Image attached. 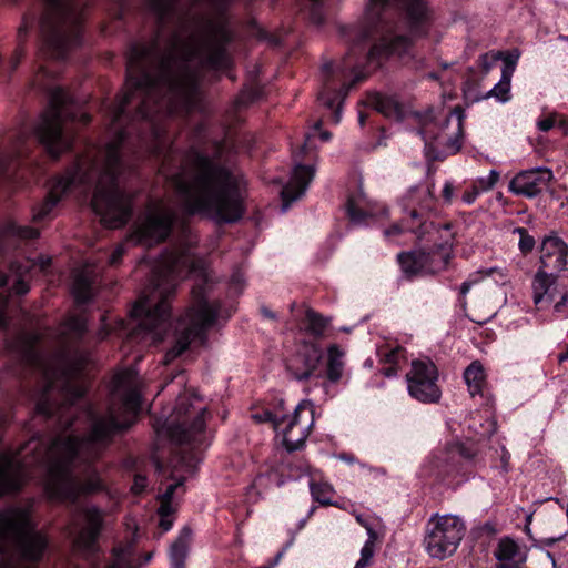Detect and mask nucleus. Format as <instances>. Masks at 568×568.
Here are the masks:
<instances>
[{
    "instance_id": "nucleus-1",
    "label": "nucleus",
    "mask_w": 568,
    "mask_h": 568,
    "mask_svg": "<svg viewBox=\"0 0 568 568\" xmlns=\"http://www.w3.org/2000/svg\"><path fill=\"white\" fill-rule=\"evenodd\" d=\"M87 331L83 316L70 315L53 336L50 328L21 333L9 348L26 369L39 379L36 396L37 415L55 416L59 428H71L79 418L75 402L88 387L84 369L88 355L79 349ZM142 404L141 381L134 369L118 372L111 383L110 405L105 416H95L91 407L81 412L90 422L88 436H57L50 443L32 437L19 450L0 453V497L16 491L32 476L30 468H45L44 491L49 499L75 503L80 497L102 491L104 484L95 468L88 466L78 476L81 464L98 459L116 432L128 428ZM0 420V442L3 438Z\"/></svg>"
},
{
    "instance_id": "nucleus-2",
    "label": "nucleus",
    "mask_w": 568,
    "mask_h": 568,
    "mask_svg": "<svg viewBox=\"0 0 568 568\" xmlns=\"http://www.w3.org/2000/svg\"><path fill=\"white\" fill-rule=\"evenodd\" d=\"M195 281L191 290V305L176 323V342L169 349L164 363L180 356L192 341H205L206 331L215 323L220 304L207 300L211 275L205 261L197 257L190 245H174L166 250L152 270L150 284L133 304L130 315L141 331L152 335L153 342L163 339L171 314V300L180 281Z\"/></svg>"
},
{
    "instance_id": "nucleus-3",
    "label": "nucleus",
    "mask_w": 568,
    "mask_h": 568,
    "mask_svg": "<svg viewBox=\"0 0 568 568\" xmlns=\"http://www.w3.org/2000/svg\"><path fill=\"white\" fill-rule=\"evenodd\" d=\"M223 154L222 142L214 144L211 154L191 149L178 172L170 168L175 154L164 156L159 171L171 180L187 215H200L216 224L235 223L244 215V181L229 168Z\"/></svg>"
},
{
    "instance_id": "nucleus-4",
    "label": "nucleus",
    "mask_w": 568,
    "mask_h": 568,
    "mask_svg": "<svg viewBox=\"0 0 568 568\" xmlns=\"http://www.w3.org/2000/svg\"><path fill=\"white\" fill-rule=\"evenodd\" d=\"M390 3L405 11L413 34L425 36L428 32L433 16L426 0H369L363 22L339 29L348 44L345 68L354 71L365 64L379 65L392 57L404 58L410 53L412 39L393 34L385 20L386 8Z\"/></svg>"
},
{
    "instance_id": "nucleus-5",
    "label": "nucleus",
    "mask_w": 568,
    "mask_h": 568,
    "mask_svg": "<svg viewBox=\"0 0 568 568\" xmlns=\"http://www.w3.org/2000/svg\"><path fill=\"white\" fill-rule=\"evenodd\" d=\"M49 547L45 531L38 529L31 506L0 510V568H34Z\"/></svg>"
},
{
    "instance_id": "nucleus-6",
    "label": "nucleus",
    "mask_w": 568,
    "mask_h": 568,
    "mask_svg": "<svg viewBox=\"0 0 568 568\" xmlns=\"http://www.w3.org/2000/svg\"><path fill=\"white\" fill-rule=\"evenodd\" d=\"M77 121L88 124L91 116L80 110L68 92L55 87L49 91V104L39 115L33 134L51 156L58 158L72 146L73 132L69 124Z\"/></svg>"
},
{
    "instance_id": "nucleus-7",
    "label": "nucleus",
    "mask_w": 568,
    "mask_h": 568,
    "mask_svg": "<svg viewBox=\"0 0 568 568\" xmlns=\"http://www.w3.org/2000/svg\"><path fill=\"white\" fill-rule=\"evenodd\" d=\"M432 464L439 481L460 485L474 478L484 465L483 449L474 439L449 442L433 456Z\"/></svg>"
},
{
    "instance_id": "nucleus-8",
    "label": "nucleus",
    "mask_w": 568,
    "mask_h": 568,
    "mask_svg": "<svg viewBox=\"0 0 568 568\" xmlns=\"http://www.w3.org/2000/svg\"><path fill=\"white\" fill-rule=\"evenodd\" d=\"M206 414L207 409L203 399L195 394L185 392L178 397L169 425L156 429V433L176 444L202 443Z\"/></svg>"
},
{
    "instance_id": "nucleus-9",
    "label": "nucleus",
    "mask_w": 568,
    "mask_h": 568,
    "mask_svg": "<svg viewBox=\"0 0 568 568\" xmlns=\"http://www.w3.org/2000/svg\"><path fill=\"white\" fill-rule=\"evenodd\" d=\"M467 531L465 519L455 514H434L425 527L423 546L426 554L445 560L458 550Z\"/></svg>"
},
{
    "instance_id": "nucleus-10",
    "label": "nucleus",
    "mask_w": 568,
    "mask_h": 568,
    "mask_svg": "<svg viewBox=\"0 0 568 568\" xmlns=\"http://www.w3.org/2000/svg\"><path fill=\"white\" fill-rule=\"evenodd\" d=\"M453 239L454 235H449V241L435 245L429 251L424 250H412L400 252L397 254V262L402 271L409 276L418 274H438L445 271L453 256Z\"/></svg>"
},
{
    "instance_id": "nucleus-11",
    "label": "nucleus",
    "mask_w": 568,
    "mask_h": 568,
    "mask_svg": "<svg viewBox=\"0 0 568 568\" xmlns=\"http://www.w3.org/2000/svg\"><path fill=\"white\" fill-rule=\"evenodd\" d=\"M175 220L176 212L172 205L164 201L152 202L129 240L143 245L163 242L170 235Z\"/></svg>"
},
{
    "instance_id": "nucleus-12",
    "label": "nucleus",
    "mask_w": 568,
    "mask_h": 568,
    "mask_svg": "<svg viewBox=\"0 0 568 568\" xmlns=\"http://www.w3.org/2000/svg\"><path fill=\"white\" fill-rule=\"evenodd\" d=\"M317 131L320 132V138L323 142H327L331 139V133L328 131H321V122H316L314 131L305 135L304 144L300 148L298 152L293 153L295 165L290 181L283 186L281 192L283 201L282 212H286L293 202L305 194L315 176V166L301 164L300 161L302 160L303 153H306L308 150L314 148L313 139Z\"/></svg>"
},
{
    "instance_id": "nucleus-13",
    "label": "nucleus",
    "mask_w": 568,
    "mask_h": 568,
    "mask_svg": "<svg viewBox=\"0 0 568 568\" xmlns=\"http://www.w3.org/2000/svg\"><path fill=\"white\" fill-rule=\"evenodd\" d=\"M313 425V407L311 403L302 402L291 414H281L275 432L283 447L288 453H293L304 447Z\"/></svg>"
},
{
    "instance_id": "nucleus-14",
    "label": "nucleus",
    "mask_w": 568,
    "mask_h": 568,
    "mask_svg": "<svg viewBox=\"0 0 568 568\" xmlns=\"http://www.w3.org/2000/svg\"><path fill=\"white\" fill-rule=\"evenodd\" d=\"M104 525V511L97 506L77 508L67 526L73 546L80 551H93Z\"/></svg>"
},
{
    "instance_id": "nucleus-15",
    "label": "nucleus",
    "mask_w": 568,
    "mask_h": 568,
    "mask_svg": "<svg viewBox=\"0 0 568 568\" xmlns=\"http://www.w3.org/2000/svg\"><path fill=\"white\" fill-rule=\"evenodd\" d=\"M51 264L50 257H40L37 261L30 258H23L22 261H13L10 264L9 274L0 275V327L7 325L6 310L8 304L9 294L7 286L12 284L11 291L17 295H23L29 292V280L32 277V273L37 270L44 271Z\"/></svg>"
},
{
    "instance_id": "nucleus-16",
    "label": "nucleus",
    "mask_w": 568,
    "mask_h": 568,
    "mask_svg": "<svg viewBox=\"0 0 568 568\" xmlns=\"http://www.w3.org/2000/svg\"><path fill=\"white\" fill-rule=\"evenodd\" d=\"M438 369L428 358L415 359L406 374L408 394L420 403L432 404L439 402L442 390L437 384Z\"/></svg>"
},
{
    "instance_id": "nucleus-17",
    "label": "nucleus",
    "mask_w": 568,
    "mask_h": 568,
    "mask_svg": "<svg viewBox=\"0 0 568 568\" xmlns=\"http://www.w3.org/2000/svg\"><path fill=\"white\" fill-rule=\"evenodd\" d=\"M554 179V172L547 166H537L518 172L508 184V191L517 196L535 199L539 196Z\"/></svg>"
},
{
    "instance_id": "nucleus-18",
    "label": "nucleus",
    "mask_w": 568,
    "mask_h": 568,
    "mask_svg": "<svg viewBox=\"0 0 568 568\" xmlns=\"http://www.w3.org/2000/svg\"><path fill=\"white\" fill-rule=\"evenodd\" d=\"M323 352L316 343L303 342L287 361V369L297 381H307L318 368Z\"/></svg>"
},
{
    "instance_id": "nucleus-19",
    "label": "nucleus",
    "mask_w": 568,
    "mask_h": 568,
    "mask_svg": "<svg viewBox=\"0 0 568 568\" xmlns=\"http://www.w3.org/2000/svg\"><path fill=\"white\" fill-rule=\"evenodd\" d=\"M434 183H419L412 186L403 196V210L412 222L422 221L423 216L435 209Z\"/></svg>"
},
{
    "instance_id": "nucleus-20",
    "label": "nucleus",
    "mask_w": 568,
    "mask_h": 568,
    "mask_svg": "<svg viewBox=\"0 0 568 568\" xmlns=\"http://www.w3.org/2000/svg\"><path fill=\"white\" fill-rule=\"evenodd\" d=\"M540 267L550 272H561L566 268L568 245L562 239L550 235L541 244Z\"/></svg>"
},
{
    "instance_id": "nucleus-21",
    "label": "nucleus",
    "mask_w": 568,
    "mask_h": 568,
    "mask_svg": "<svg viewBox=\"0 0 568 568\" xmlns=\"http://www.w3.org/2000/svg\"><path fill=\"white\" fill-rule=\"evenodd\" d=\"M30 151V139L20 132L0 142V178L6 176L9 166Z\"/></svg>"
},
{
    "instance_id": "nucleus-22",
    "label": "nucleus",
    "mask_w": 568,
    "mask_h": 568,
    "mask_svg": "<svg viewBox=\"0 0 568 568\" xmlns=\"http://www.w3.org/2000/svg\"><path fill=\"white\" fill-rule=\"evenodd\" d=\"M440 230L449 232L452 230V224H435L433 222H420L418 226L415 227L413 224L404 226L399 223H395L392 226L384 230V236L387 241L392 243L403 244L404 242L400 240V237L406 232H412L416 235L418 241H424L426 240V235L429 234L432 231L439 232Z\"/></svg>"
},
{
    "instance_id": "nucleus-23",
    "label": "nucleus",
    "mask_w": 568,
    "mask_h": 568,
    "mask_svg": "<svg viewBox=\"0 0 568 568\" xmlns=\"http://www.w3.org/2000/svg\"><path fill=\"white\" fill-rule=\"evenodd\" d=\"M345 210L349 220L355 224L366 223L367 219L375 214V205L367 199L361 184L356 191L348 194Z\"/></svg>"
},
{
    "instance_id": "nucleus-24",
    "label": "nucleus",
    "mask_w": 568,
    "mask_h": 568,
    "mask_svg": "<svg viewBox=\"0 0 568 568\" xmlns=\"http://www.w3.org/2000/svg\"><path fill=\"white\" fill-rule=\"evenodd\" d=\"M494 556L497 560L496 568H518L526 560L518 544L509 537L498 541Z\"/></svg>"
},
{
    "instance_id": "nucleus-25",
    "label": "nucleus",
    "mask_w": 568,
    "mask_h": 568,
    "mask_svg": "<svg viewBox=\"0 0 568 568\" xmlns=\"http://www.w3.org/2000/svg\"><path fill=\"white\" fill-rule=\"evenodd\" d=\"M556 272L539 268L535 274L531 283L532 287V300L535 305H539L542 302L550 303L555 298Z\"/></svg>"
},
{
    "instance_id": "nucleus-26",
    "label": "nucleus",
    "mask_w": 568,
    "mask_h": 568,
    "mask_svg": "<svg viewBox=\"0 0 568 568\" xmlns=\"http://www.w3.org/2000/svg\"><path fill=\"white\" fill-rule=\"evenodd\" d=\"M39 236V231L32 226L18 225L9 221L0 227V253L17 246L21 240H30Z\"/></svg>"
},
{
    "instance_id": "nucleus-27",
    "label": "nucleus",
    "mask_w": 568,
    "mask_h": 568,
    "mask_svg": "<svg viewBox=\"0 0 568 568\" xmlns=\"http://www.w3.org/2000/svg\"><path fill=\"white\" fill-rule=\"evenodd\" d=\"M379 372L386 378L397 377L402 365L406 362V349L402 346L393 348L382 347L378 349Z\"/></svg>"
},
{
    "instance_id": "nucleus-28",
    "label": "nucleus",
    "mask_w": 568,
    "mask_h": 568,
    "mask_svg": "<svg viewBox=\"0 0 568 568\" xmlns=\"http://www.w3.org/2000/svg\"><path fill=\"white\" fill-rule=\"evenodd\" d=\"M344 369L345 351L337 344L329 345L326 349V382L324 383V387L327 388V384H337L341 382Z\"/></svg>"
},
{
    "instance_id": "nucleus-29",
    "label": "nucleus",
    "mask_w": 568,
    "mask_h": 568,
    "mask_svg": "<svg viewBox=\"0 0 568 568\" xmlns=\"http://www.w3.org/2000/svg\"><path fill=\"white\" fill-rule=\"evenodd\" d=\"M192 529L187 526L183 527L172 542L169 551L171 568H185V561L190 551L192 540Z\"/></svg>"
},
{
    "instance_id": "nucleus-30",
    "label": "nucleus",
    "mask_w": 568,
    "mask_h": 568,
    "mask_svg": "<svg viewBox=\"0 0 568 568\" xmlns=\"http://www.w3.org/2000/svg\"><path fill=\"white\" fill-rule=\"evenodd\" d=\"M367 104L386 118L395 120H400L403 118V109L400 103L392 97H387L381 93H373L368 95Z\"/></svg>"
},
{
    "instance_id": "nucleus-31",
    "label": "nucleus",
    "mask_w": 568,
    "mask_h": 568,
    "mask_svg": "<svg viewBox=\"0 0 568 568\" xmlns=\"http://www.w3.org/2000/svg\"><path fill=\"white\" fill-rule=\"evenodd\" d=\"M464 381L471 397L483 395L486 386V373L479 361H474L464 372Z\"/></svg>"
},
{
    "instance_id": "nucleus-32",
    "label": "nucleus",
    "mask_w": 568,
    "mask_h": 568,
    "mask_svg": "<svg viewBox=\"0 0 568 568\" xmlns=\"http://www.w3.org/2000/svg\"><path fill=\"white\" fill-rule=\"evenodd\" d=\"M362 80L361 77H355V80L353 81V83L351 84H344L339 91L337 92H328L327 89L325 88L318 95V100L322 102L323 105H325L326 108L328 109H334L336 108L335 110V113H334V122L335 123H338L339 120H341V103L343 102V100L346 98V95L348 94V91L351 89V87L357 82Z\"/></svg>"
},
{
    "instance_id": "nucleus-33",
    "label": "nucleus",
    "mask_w": 568,
    "mask_h": 568,
    "mask_svg": "<svg viewBox=\"0 0 568 568\" xmlns=\"http://www.w3.org/2000/svg\"><path fill=\"white\" fill-rule=\"evenodd\" d=\"M71 293L78 304H83L91 300L92 278L85 271L74 274Z\"/></svg>"
},
{
    "instance_id": "nucleus-34",
    "label": "nucleus",
    "mask_w": 568,
    "mask_h": 568,
    "mask_svg": "<svg viewBox=\"0 0 568 568\" xmlns=\"http://www.w3.org/2000/svg\"><path fill=\"white\" fill-rule=\"evenodd\" d=\"M450 118L456 119V131L452 136H447L445 146L452 153H457L463 146L465 111L460 106H455L447 119V123Z\"/></svg>"
},
{
    "instance_id": "nucleus-35",
    "label": "nucleus",
    "mask_w": 568,
    "mask_h": 568,
    "mask_svg": "<svg viewBox=\"0 0 568 568\" xmlns=\"http://www.w3.org/2000/svg\"><path fill=\"white\" fill-rule=\"evenodd\" d=\"M305 332L318 338L324 336L325 331L331 324V318L308 307L305 311Z\"/></svg>"
},
{
    "instance_id": "nucleus-36",
    "label": "nucleus",
    "mask_w": 568,
    "mask_h": 568,
    "mask_svg": "<svg viewBox=\"0 0 568 568\" xmlns=\"http://www.w3.org/2000/svg\"><path fill=\"white\" fill-rule=\"evenodd\" d=\"M310 489L312 497L321 505H332L333 497L335 495L334 487L327 481H314L310 483Z\"/></svg>"
},
{
    "instance_id": "nucleus-37",
    "label": "nucleus",
    "mask_w": 568,
    "mask_h": 568,
    "mask_svg": "<svg viewBox=\"0 0 568 568\" xmlns=\"http://www.w3.org/2000/svg\"><path fill=\"white\" fill-rule=\"evenodd\" d=\"M496 98L499 102L505 103L510 100V83L500 79L485 95V98Z\"/></svg>"
},
{
    "instance_id": "nucleus-38",
    "label": "nucleus",
    "mask_w": 568,
    "mask_h": 568,
    "mask_svg": "<svg viewBox=\"0 0 568 568\" xmlns=\"http://www.w3.org/2000/svg\"><path fill=\"white\" fill-rule=\"evenodd\" d=\"M375 555V542L372 539H367L361 549V558L355 564L354 568H368Z\"/></svg>"
},
{
    "instance_id": "nucleus-39",
    "label": "nucleus",
    "mask_w": 568,
    "mask_h": 568,
    "mask_svg": "<svg viewBox=\"0 0 568 568\" xmlns=\"http://www.w3.org/2000/svg\"><path fill=\"white\" fill-rule=\"evenodd\" d=\"M514 233L519 235L518 247L523 254L530 253L536 244L532 235L525 227H515Z\"/></svg>"
},
{
    "instance_id": "nucleus-40",
    "label": "nucleus",
    "mask_w": 568,
    "mask_h": 568,
    "mask_svg": "<svg viewBox=\"0 0 568 568\" xmlns=\"http://www.w3.org/2000/svg\"><path fill=\"white\" fill-rule=\"evenodd\" d=\"M504 60V67L501 70V78L503 80L510 83L511 77L515 72L517 61L519 59V53L516 51L514 54H506L501 58Z\"/></svg>"
},
{
    "instance_id": "nucleus-41",
    "label": "nucleus",
    "mask_w": 568,
    "mask_h": 568,
    "mask_svg": "<svg viewBox=\"0 0 568 568\" xmlns=\"http://www.w3.org/2000/svg\"><path fill=\"white\" fill-rule=\"evenodd\" d=\"M500 174L497 170H490L487 176H480L476 180L477 187L481 192H488L495 187L499 181Z\"/></svg>"
},
{
    "instance_id": "nucleus-42",
    "label": "nucleus",
    "mask_w": 568,
    "mask_h": 568,
    "mask_svg": "<svg viewBox=\"0 0 568 568\" xmlns=\"http://www.w3.org/2000/svg\"><path fill=\"white\" fill-rule=\"evenodd\" d=\"M310 3V20L314 24H321L324 21L322 0H306Z\"/></svg>"
},
{
    "instance_id": "nucleus-43",
    "label": "nucleus",
    "mask_w": 568,
    "mask_h": 568,
    "mask_svg": "<svg viewBox=\"0 0 568 568\" xmlns=\"http://www.w3.org/2000/svg\"><path fill=\"white\" fill-rule=\"evenodd\" d=\"M504 52L490 51L480 55V63L483 69L488 72L493 65L503 58Z\"/></svg>"
},
{
    "instance_id": "nucleus-44",
    "label": "nucleus",
    "mask_w": 568,
    "mask_h": 568,
    "mask_svg": "<svg viewBox=\"0 0 568 568\" xmlns=\"http://www.w3.org/2000/svg\"><path fill=\"white\" fill-rule=\"evenodd\" d=\"M282 413L265 410L262 414L253 415V418L258 423L270 422L272 423L274 430H276V422L280 420Z\"/></svg>"
},
{
    "instance_id": "nucleus-45",
    "label": "nucleus",
    "mask_w": 568,
    "mask_h": 568,
    "mask_svg": "<svg viewBox=\"0 0 568 568\" xmlns=\"http://www.w3.org/2000/svg\"><path fill=\"white\" fill-rule=\"evenodd\" d=\"M34 17L33 16H24L20 27L18 28V39L21 42L28 34V32L33 28Z\"/></svg>"
},
{
    "instance_id": "nucleus-46",
    "label": "nucleus",
    "mask_w": 568,
    "mask_h": 568,
    "mask_svg": "<svg viewBox=\"0 0 568 568\" xmlns=\"http://www.w3.org/2000/svg\"><path fill=\"white\" fill-rule=\"evenodd\" d=\"M476 273L481 278L490 277V276H494L495 274H497L503 282H505L506 278H507V271H506V268H500V267L483 268V270H478Z\"/></svg>"
},
{
    "instance_id": "nucleus-47",
    "label": "nucleus",
    "mask_w": 568,
    "mask_h": 568,
    "mask_svg": "<svg viewBox=\"0 0 568 568\" xmlns=\"http://www.w3.org/2000/svg\"><path fill=\"white\" fill-rule=\"evenodd\" d=\"M480 193L481 191L477 187V185H473L470 189L463 193L462 200L465 204L470 205L477 200Z\"/></svg>"
},
{
    "instance_id": "nucleus-48",
    "label": "nucleus",
    "mask_w": 568,
    "mask_h": 568,
    "mask_svg": "<svg viewBox=\"0 0 568 568\" xmlns=\"http://www.w3.org/2000/svg\"><path fill=\"white\" fill-rule=\"evenodd\" d=\"M480 280H481V277H479L477 273H474L467 281L462 283V285L459 287L460 294L463 296H466L468 294V292L470 291V288L475 284H477Z\"/></svg>"
},
{
    "instance_id": "nucleus-49",
    "label": "nucleus",
    "mask_w": 568,
    "mask_h": 568,
    "mask_svg": "<svg viewBox=\"0 0 568 568\" xmlns=\"http://www.w3.org/2000/svg\"><path fill=\"white\" fill-rule=\"evenodd\" d=\"M124 252H125L124 244L122 243V244L118 245L109 257V264L116 265L118 263H120Z\"/></svg>"
},
{
    "instance_id": "nucleus-50",
    "label": "nucleus",
    "mask_w": 568,
    "mask_h": 568,
    "mask_svg": "<svg viewBox=\"0 0 568 568\" xmlns=\"http://www.w3.org/2000/svg\"><path fill=\"white\" fill-rule=\"evenodd\" d=\"M146 477L145 476H142V475H136L134 477V481H133V485H132V491L134 494H140L144 490V488L146 487Z\"/></svg>"
},
{
    "instance_id": "nucleus-51",
    "label": "nucleus",
    "mask_w": 568,
    "mask_h": 568,
    "mask_svg": "<svg viewBox=\"0 0 568 568\" xmlns=\"http://www.w3.org/2000/svg\"><path fill=\"white\" fill-rule=\"evenodd\" d=\"M454 192H455V189H454L453 183L450 181H446L443 186V191H442L443 200L446 203H450L454 197Z\"/></svg>"
},
{
    "instance_id": "nucleus-52",
    "label": "nucleus",
    "mask_w": 568,
    "mask_h": 568,
    "mask_svg": "<svg viewBox=\"0 0 568 568\" xmlns=\"http://www.w3.org/2000/svg\"><path fill=\"white\" fill-rule=\"evenodd\" d=\"M554 125H555V120L551 116H547V118L540 119L537 122V128L541 132H548L549 130H551L554 128Z\"/></svg>"
},
{
    "instance_id": "nucleus-53",
    "label": "nucleus",
    "mask_w": 568,
    "mask_h": 568,
    "mask_svg": "<svg viewBox=\"0 0 568 568\" xmlns=\"http://www.w3.org/2000/svg\"><path fill=\"white\" fill-rule=\"evenodd\" d=\"M182 484H183V481L181 480V481L169 485L166 490L164 491V494L161 496V500L172 501V498H173V495H174L176 488L179 486H181Z\"/></svg>"
},
{
    "instance_id": "nucleus-54",
    "label": "nucleus",
    "mask_w": 568,
    "mask_h": 568,
    "mask_svg": "<svg viewBox=\"0 0 568 568\" xmlns=\"http://www.w3.org/2000/svg\"><path fill=\"white\" fill-rule=\"evenodd\" d=\"M158 514L159 516H173V507L171 501L161 500Z\"/></svg>"
},
{
    "instance_id": "nucleus-55",
    "label": "nucleus",
    "mask_w": 568,
    "mask_h": 568,
    "mask_svg": "<svg viewBox=\"0 0 568 568\" xmlns=\"http://www.w3.org/2000/svg\"><path fill=\"white\" fill-rule=\"evenodd\" d=\"M159 526L163 532L169 531L173 527V516H160Z\"/></svg>"
},
{
    "instance_id": "nucleus-56",
    "label": "nucleus",
    "mask_w": 568,
    "mask_h": 568,
    "mask_svg": "<svg viewBox=\"0 0 568 568\" xmlns=\"http://www.w3.org/2000/svg\"><path fill=\"white\" fill-rule=\"evenodd\" d=\"M49 68L48 67H41L39 71L36 74V82L39 87L44 88V78L49 77Z\"/></svg>"
},
{
    "instance_id": "nucleus-57",
    "label": "nucleus",
    "mask_w": 568,
    "mask_h": 568,
    "mask_svg": "<svg viewBox=\"0 0 568 568\" xmlns=\"http://www.w3.org/2000/svg\"><path fill=\"white\" fill-rule=\"evenodd\" d=\"M24 55V50L22 49V47L19 44V47L17 48L16 52H14V55L12 57L10 63H11V70L13 71L18 64L20 63L22 57Z\"/></svg>"
},
{
    "instance_id": "nucleus-58",
    "label": "nucleus",
    "mask_w": 568,
    "mask_h": 568,
    "mask_svg": "<svg viewBox=\"0 0 568 568\" xmlns=\"http://www.w3.org/2000/svg\"><path fill=\"white\" fill-rule=\"evenodd\" d=\"M356 520H357V523H359L362 526H364V527L367 529V531H368V534H369V538H368V539L374 540V538H375V531H374V530H373V528L368 525V523L363 518V516H362V515L356 516Z\"/></svg>"
},
{
    "instance_id": "nucleus-59",
    "label": "nucleus",
    "mask_w": 568,
    "mask_h": 568,
    "mask_svg": "<svg viewBox=\"0 0 568 568\" xmlns=\"http://www.w3.org/2000/svg\"><path fill=\"white\" fill-rule=\"evenodd\" d=\"M509 454L507 452H505L501 456V470L503 473H508L509 471Z\"/></svg>"
},
{
    "instance_id": "nucleus-60",
    "label": "nucleus",
    "mask_w": 568,
    "mask_h": 568,
    "mask_svg": "<svg viewBox=\"0 0 568 568\" xmlns=\"http://www.w3.org/2000/svg\"><path fill=\"white\" fill-rule=\"evenodd\" d=\"M567 302H568V293H564V294L561 295L560 301H559V302H557V303L555 304V310H556V311H560V310H561V307H562V306H565V305L567 304Z\"/></svg>"
},
{
    "instance_id": "nucleus-61",
    "label": "nucleus",
    "mask_w": 568,
    "mask_h": 568,
    "mask_svg": "<svg viewBox=\"0 0 568 568\" xmlns=\"http://www.w3.org/2000/svg\"><path fill=\"white\" fill-rule=\"evenodd\" d=\"M105 320H106V317L102 316L103 324H102L101 329L99 331V338L100 339H104L108 336V334H109V331L106 329V325L104 324Z\"/></svg>"
},
{
    "instance_id": "nucleus-62",
    "label": "nucleus",
    "mask_w": 568,
    "mask_h": 568,
    "mask_svg": "<svg viewBox=\"0 0 568 568\" xmlns=\"http://www.w3.org/2000/svg\"><path fill=\"white\" fill-rule=\"evenodd\" d=\"M283 554H284V551L277 552L275 555V557L270 561L268 567L270 568H274L275 566H277L278 562L281 561L282 557H283Z\"/></svg>"
},
{
    "instance_id": "nucleus-63",
    "label": "nucleus",
    "mask_w": 568,
    "mask_h": 568,
    "mask_svg": "<svg viewBox=\"0 0 568 568\" xmlns=\"http://www.w3.org/2000/svg\"><path fill=\"white\" fill-rule=\"evenodd\" d=\"M568 359V345L566 346L565 351L561 352L559 355H558V362L559 363H562Z\"/></svg>"
},
{
    "instance_id": "nucleus-64",
    "label": "nucleus",
    "mask_w": 568,
    "mask_h": 568,
    "mask_svg": "<svg viewBox=\"0 0 568 568\" xmlns=\"http://www.w3.org/2000/svg\"><path fill=\"white\" fill-rule=\"evenodd\" d=\"M263 314L266 316V317H270V318H275V314L270 312L266 308H263Z\"/></svg>"
}]
</instances>
